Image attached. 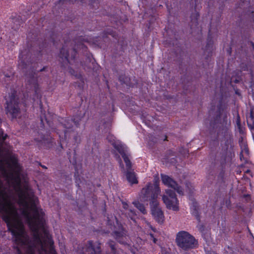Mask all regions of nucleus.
I'll return each mask as SVG.
<instances>
[{
    "mask_svg": "<svg viewBox=\"0 0 254 254\" xmlns=\"http://www.w3.org/2000/svg\"><path fill=\"white\" fill-rule=\"evenodd\" d=\"M206 254H216L213 252H207Z\"/></svg>",
    "mask_w": 254,
    "mask_h": 254,
    "instance_id": "16",
    "label": "nucleus"
},
{
    "mask_svg": "<svg viewBox=\"0 0 254 254\" xmlns=\"http://www.w3.org/2000/svg\"><path fill=\"white\" fill-rule=\"evenodd\" d=\"M150 236L153 238V241L154 243H156V240L154 238L152 234L150 235Z\"/></svg>",
    "mask_w": 254,
    "mask_h": 254,
    "instance_id": "15",
    "label": "nucleus"
},
{
    "mask_svg": "<svg viewBox=\"0 0 254 254\" xmlns=\"http://www.w3.org/2000/svg\"><path fill=\"white\" fill-rule=\"evenodd\" d=\"M126 234L122 228L120 229V231H116L114 232L115 237L121 243H123L124 242L120 240V238L123 237Z\"/></svg>",
    "mask_w": 254,
    "mask_h": 254,
    "instance_id": "10",
    "label": "nucleus"
},
{
    "mask_svg": "<svg viewBox=\"0 0 254 254\" xmlns=\"http://www.w3.org/2000/svg\"><path fill=\"white\" fill-rule=\"evenodd\" d=\"M65 127H67V128L68 127H67V126H66L65 125Z\"/></svg>",
    "mask_w": 254,
    "mask_h": 254,
    "instance_id": "21",
    "label": "nucleus"
},
{
    "mask_svg": "<svg viewBox=\"0 0 254 254\" xmlns=\"http://www.w3.org/2000/svg\"><path fill=\"white\" fill-rule=\"evenodd\" d=\"M71 59H74V55H71Z\"/></svg>",
    "mask_w": 254,
    "mask_h": 254,
    "instance_id": "20",
    "label": "nucleus"
},
{
    "mask_svg": "<svg viewBox=\"0 0 254 254\" xmlns=\"http://www.w3.org/2000/svg\"><path fill=\"white\" fill-rule=\"evenodd\" d=\"M237 122V124H238V125H239V124H240V123H239V119H238Z\"/></svg>",
    "mask_w": 254,
    "mask_h": 254,
    "instance_id": "18",
    "label": "nucleus"
},
{
    "mask_svg": "<svg viewBox=\"0 0 254 254\" xmlns=\"http://www.w3.org/2000/svg\"><path fill=\"white\" fill-rule=\"evenodd\" d=\"M23 58V56L20 54L19 56L18 67L21 69H24L27 68V65L25 63Z\"/></svg>",
    "mask_w": 254,
    "mask_h": 254,
    "instance_id": "11",
    "label": "nucleus"
},
{
    "mask_svg": "<svg viewBox=\"0 0 254 254\" xmlns=\"http://www.w3.org/2000/svg\"><path fill=\"white\" fill-rule=\"evenodd\" d=\"M160 192L158 187H153L151 184H149L141 190L139 199L144 202L150 201L152 215L157 221L162 223L164 217L162 211L158 206V202L157 199Z\"/></svg>",
    "mask_w": 254,
    "mask_h": 254,
    "instance_id": "1",
    "label": "nucleus"
},
{
    "mask_svg": "<svg viewBox=\"0 0 254 254\" xmlns=\"http://www.w3.org/2000/svg\"><path fill=\"white\" fill-rule=\"evenodd\" d=\"M245 153L246 154L248 153V148H247V147L245 145H244V148H243V149L242 150L241 153Z\"/></svg>",
    "mask_w": 254,
    "mask_h": 254,
    "instance_id": "13",
    "label": "nucleus"
},
{
    "mask_svg": "<svg viewBox=\"0 0 254 254\" xmlns=\"http://www.w3.org/2000/svg\"><path fill=\"white\" fill-rule=\"evenodd\" d=\"M27 82L28 83L29 86L32 88L35 92H37L38 84L37 80L34 77H32L30 79H27Z\"/></svg>",
    "mask_w": 254,
    "mask_h": 254,
    "instance_id": "9",
    "label": "nucleus"
},
{
    "mask_svg": "<svg viewBox=\"0 0 254 254\" xmlns=\"http://www.w3.org/2000/svg\"><path fill=\"white\" fill-rule=\"evenodd\" d=\"M86 252L90 253L91 254H100L99 244L98 243L93 244L92 242H89Z\"/></svg>",
    "mask_w": 254,
    "mask_h": 254,
    "instance_id": "7",
    "label": "nucleus"
},
{
    "mask_svg": "<svg viewBox=\"0 0 254 254\" xmlns=\"http://www.w3.org/2000/svg\"><path fill=\"white\" fill-rule=\"evenodd\" d=\"M134 205L143 214H145L146 211L144 206L138 201L133 202Z\"/></svg>",
    "mask_w": 254,
    "mask_h": 254,
    "instance_id": "12",
    "label": "nucleus"
},
{
    "mask_svg": "<svg viewBox=\"0 0 254 254\" xmlns=\"http://www.w3.org/2000/svg\"><path fill=\"white\" fill-rule=\"evenodd\" d=\"M189 186H190L191 187V185H190V184H187L186 185V187H187L189 189V191H191V189H190V188Z\"/></svg>",
    "mask_w": 254,
    "mask_h": 254,
    "instance_id": "14",
    "label": "nucleus"
},
{
    "mask_svg": "<svg viewBox=\"0 0 254 254\" xmlns=\"http://www.w3.org/2000/svg\"><path fill=\"white\" fill-rule=\"evenodd\" d=\"M162 199L167 208L173 211L179 210V201L174 190H166V193L163 195Z\"/></svg>",
    "mask_w": 254,
    "mask_h": 254,
    "instance_id": "4",
    "label": "nucleus"
},
{
    "mask_svg": "<svg viewBox=\"0 0 254 254\" xmlns=\"http://www.w3.org/2000/svg\"><path fill=\"white\" fill-rule=\"evenodd\" d=\"M176 242L178 245L184 250L193 248L196 245L194 238L186 231L178 233Z\"/></svg>",
    "mask_w": 254,
    "mask_h": 254,
    "instance_id": "3",
    "label": "nucleus"
},
{
    "mask_svg": "<svg viewBox=\"0 0 254 254\" xmlns=\"http://www.w3.org/2000/svg\"><path fill=\"white\" fill-rule=\"evenodd\" d=\"M111 248H112V249L113 250H114V249H115V248H114V246L111 245Z\"/></svg>",
    "mask_w": 254,
    "mask_h": 254,
    "instance_id": "19",
    "label": "nucleus"
},
{
    "mask_svg": "<svg viewBox=\"0 0 254 254\" xmlns=\"http://www.w3.org/2000/svg\"><path fill=\"white\" fill-rule=\"evenodd\" d=\"M107 139L112 143L115 149H116V150L122 156V157L124 160L127 169L126 174V177L127 181L129 183L132 184H137L138 181L135 173L128 170L131 167V163L128 159L127 155L126 153V146L124 144H123L120 141L115 140V137L112 135H109Z\"/></svg>",
    "mask_w": 254,
    "mask_h": 254,
    "instance_id": "2",
    "label": "nucleus"
},
{
    "mask_svg": "<svg viewBox=\"0 0 254 254\" xmlns=\"http://www.w3.org/2000/svg\"><path fill=\"white\" fill-rule=\"evenodd\" d=\"M119 163L120 164L121 167H122V162H121V159L119 160Z\"/></svg>",
    "mask_w": 254,
    "mask_h": 254,
    "instance_id": "17",
    "label": "nucleus"
},
{
    "mask_svg": "<svg viewBox=\"0 0 254 254\" xmlns=\"http://www.w3.org/2000/svg\"><path fill=\"white\" fill-rule=\"evenodd\" d=\"M60 57L62 59L63 62L65 64L70 63V60L69 54L64 48H63L60 52Z\"/></svg>",
    "mask_w": 254,
    "mask_h": 254,
    "instance_id": "8",
    "label": "nucleus"
},
{
    "mask_svg": "<svg viewBox=\"0 0 254 254\" xmlns=\"http://www.w3.org/2000/svg\"><path fill=\"white\" fill-rule=\"evenodd\" d=\"M14 94V93L12 94L9 102L7 101L6 109L7 112L11 114L13 118H16L19 112V108L17 105L16 104L15 95Z\"/></svg>",
    "mask_w": 254,
    "mask_h": 254,
    "instance_id": "6",
    "label": "nucleus"
},
{
    "mask_svg": "<svg viewBox=\"0 0 254 254\" xmlns=\"http://www.w3.org/2000/svg\"><path fill=\"white\" fill-rule=\"evenodd\" d=\"M161 179L163 183L165 185L174 189V190H176L180 194H184L182 189L178 186V184L176 182L169 176L165 175H161Z\"/></svg>",
    "mask_w": 254,
    "mask_h": 254,
    "instance_id": "5",
    "label": "nucleus"
}]
</instances>
